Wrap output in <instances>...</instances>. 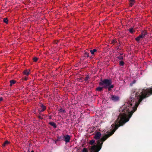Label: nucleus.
Masks as SVG:
<instances>
[{"label": "nucleus", "mask_w": 152, "mask_h": 152, "mask_svg": "<svg viewBox=\"0 0 152 152\" xmlns=\"http://www.w3.org/2000/svg\"><path fill=\"white\" fill-rule=\"evenodd\" d=\"M82 152H88V150L87 148H84L82 150Z\"/></svg>", "instance_id": "nucleus-23"}, {"label": "nucleus", "mask_w": 152, "mask_h": 152, "mask_svg": "<svg viewBox=\"0 0 152 152\" xmlns=\"http://www.w3.org/2000/svg\"><path fill=\"white\" fill-rule=\"evenodd\" d=\"M112 83L111 80L110 79H100V81L99 83L100 86H102L104 88H106Z\"/></svg>", "instance_id": "nucleus-2"}, {"label": "nucleus", "mask_w": 152, "mask_h": 152, "mask_svg": "<svg viewBox=\"0 0 152 152\" xmlns=\"http://www.w3.org/2000/svg\"><path fill=\"white\" fill-rule=\"evenodd\" d=\"M10 143V142H9L7 140L5 141L2 144V146L3 147H5L8 145Z\"/></svg>", "instance_id": "nucleus-12"}, {"label": "nucleus", "mask_w": 152, "mask_h": 152, "mask_svg": "<svg viewBox=\"0 0 152 152\" xmlns=\"http://www.w3.org/2000/svg\"><path fill=\"white\" fill-rule=\"evenodd\" d=\"M138 92H136V94H135V95H138Z\"/></svg>", "instance_id": "nucleus-34"}, {"label": "nucleus", "mask_w": 152, "mask_h": 152, "mask_svg": "<svg viewBox=\"0 0 152 152\" xmlns=\"http://www.w3.org/2000/svg\"><path fill=\"white\" fill-rule=\"evenodd\" d=\"M135 2V0H130L129 1L130 6L132 7L134 4Z\"/></svg>", "instance_id": "nucleus-8"}, {"label": "nucleus", "mask_w": 152, "mask_h": 152, "mask_svg": "<svg viewBox=\"0 0 152 152\" xmlns=\"http://www.w3.org/2000/svg\"><path fill=\"white\" fill-rule=\"evenodd\" d=\"M149 96H131L127 102L119 109L120 112L117 121L118 123L115 125L113 130L100 139L101 134L100 132H96L94 137L97 141V145L92 146L90 149V152H98L101 149L104 142L112 135L120 126L123 125L128 121L133 113L136 110L138 105L142 100Z\"/></svg>", "instance_id": "nucleus-1"}, {"label": "nucleus", "mask_w": 152, "mask_h": 152, "mask_svg": "<svg viewBox=\"0 0 152 152\" xmlns=\"http://www.w3.org/2000/svg\"><path fill=\"white\" fill-rule=\"evenodd\" d=\"M3 22L6 23V24H7L8 23V19H7V18H5L3 20Z\"/></svg>", "instance_id": "nucleus-21"}, {"label": "nucleus", "mask_w": 152, "mask_h": 152, "mask_svg": "<svg viewBox=\"0 0 152 152\" xmlns=\"http://www.w3.org/2000/svg\"><path fill=\"white\" fill-rule=\"evenodd\" d=\"M119 48L118 47L117 49H118Z\"/></svg>", "instance_id": "nucleus-37"}, {"label": "nucleus", "mask_w": 152, "mask_h": 152, "mask_svg": "<svg viewBox=\"0 0 152 152\" xmlns=\"http://www.w3.org/2000/svg\"><path fill=\"white\" fill-rule=\"evenodd\" d=\"M38 118L39 119H42L43 118L41 116H38Z\"/></svg>", "instance_id": "nucleus-30"}, {"label": "nucleus", "mask_w": 152, "mask_h": 152, "mask_svg": "<svg viewBox=\"0 0 152 152\" xmlns=\"http://www.w3.org/2000/svg\"><path fill=\"white\" fill-rule=\"evenodd\" d=\"M33 60L34 62H36L38 60V58L37 57H35L33 58Z\"/></svg>", "instance_id": "nucleus-25"}, {"label": "nucleus", "mask_w": 152, "mask_h": 152, "mask_svg": "<svg viewBox=\"0 0 152 152\" xmlns=\"http://www.w3.org/2000/svg\"><path fill=\"white\" fill-rule=\"evenodd\" d=\"M107 88H108V90L109 91H110L111 90V88L109 87H108Z\"/></svg>", "instance_id": "nucleus-31"}, {"label": "nucleus", "mask_w": 152, "mask_h": 152, "mask_svg": "<svg viewBox=\"0 0 152 152\" xmlns=\"http://www.w3.org/2000/svg\"><path fill=\"white\" fill-rule=\"evenodd\" d=\"M64 141H65L66 143L69 142L70 141V137L69 135H66L63 136Z\"/></svg>", "instance_id": "nucleus-5"}, {"label": "nucleus", "mask_w": 152, "mask_h": 152, "mask_svg": "<svg viewBox=\"0 0 152 152\" xmlns=\"http://www.w3.org/2000/svg\"><path fill=\"white\" fill-rule=\"evenodd\" d=\"M50 124L51 126H53L54 128H56L57 127V126L54 122H51L49 123Z\"/></svg>", "instance_id": "nucleus-13"}, {"label": "nucleus", "mask_w": 152, "mask_h": 152, "mask_svg": "<svg viewBox=\"0 0 152 152\" xmlns=\"http://www.w3.org/2000/svg\"><path fill=\"white\" fill-rule=\"evenodd\" d=\"M119 65L121 66H123L124 64V62L122 61H120L119 63Z\"/></svg>", "instance_id": "nucleus-19"}, {"label": "nucleus", "mask_w": 152, "mask_h": 152, "mask_svg": "<svg viewBox=\"0 0 152 152\" xmlns=\"http://www.w3.org/2000/svg\"><path fill=\"white\" fill-rule=\"evenodd\" d=\"M84 55L85 56H87V57H88L89 56V53H87V52H85V53Z\"/></svg>", "instance_id": "nucleus-28"}, {"label": "nucleus", "mask_w": 152, "mask_h": 152, "mask_svg": "<svg viewBox=\"0 0 152 152\" xmlns=\"http://www.w3.org/2000/svg\"><path fill=\"white\" fill-rule=\"evenodd\" d=\"M117 42V41L116 40H113L112 41L111 43L114 44L115 43Z\"/></svg>", "instance_id": "nucleus-26"}, {"label": "nucleus", "mask_w": 152, "mask_h": 152, "mask_svg": "<svg viewBox=\"0 0 152 152\" xmlns=\"http://www.w3.org/2000/svg\"><path fill=\"white\" fill-rule=\"evenodd\" d=\"M102 87H97L96 89V90L97 91H101L103 90V89L104 88L103 87V86H101Z\"/></svg>", "instance_id": "nucleus-9"}, {"label": "nucleus", "mask_w": 152, "mask_h": 152, "mask_svg": "<svg viewBox=\"0 0 152 152\" xmlns=\"http://www.w3.org/2000/svg\"><path fill=\"white\" fill-rule=\"evenodd\" d=\"M123 53H119V54L121 55V56L122 55H123Z\"/></svg>", "instance_id": "nucleus-35"}, {"label": "nucleus", "mask_w": 152, "mask_h": 152, "mask_svg": "<svg viewBox=\"0 0 152 152\" xmlns=\"http://www.w3.org/2000/svg\"><path fill=\"white\" fill-rule=\"evenodd\" d=\"M147 34V32L145 30L142 31L141 32V34H140L142 37L144 38L145 36Z\"/></svg>", "instance_id": "nucleus-6"}, {"label": "nucleus", "mask_w": 152, "mask_h": 152, "mask_svg": "<svg viewBox=\"0 0 152 152\" xmlns=\"http://www.w3.org/2000/svg\"><path fill=\"white\" fill-rule=\"evenodd\" d=\"M41 107L42 108V110L39 111V112H42L44 111L46 109V107L43 104L41 105Z\"/></svg>", "instance_id": "nucleus-10"}, {"label": "nucleus", "mask_w": 152, "mask_h": 152, "mask_svg": "<svg viewBox=\"0 0 152 152\" xmlns=\"http://www.w3.org/2000/svg\"><path fill=\"white\" fill-rule=\"evenodd\" d=\"M110 99L113 102H116L119 100V97L118 96H111Z\"/></svg>", "instance_id": "nucleus-4"}, {"label": "nucleus", "mask_w": 152, "mask_h": 152, "mask_svg": "<svg viewBox=\"0 0 152 152\" xmlns=\"http://www.w3.org/2000/svg\"><path fill=\"white\" fill-rule=\"evenodd\" d=\"M16 82L15 80H11L10 81V86H12V85L15 84V83Z\"/></svg>", "instance_id": "nucleus-14"}, {"label": "nucleus", "mask_w": 152, "mask_h": 152, "mask_svg": "<svg viewBox=\"0 0 152 152\" xmlns=\"http://www.w3.org/2000/svg\"><path fill=\"white\" fill-rule=\"evenodd\" d=\"M3 99L2 97H0V101H2L3 100Z\"/></svg>", "instance_id": "nucleus-32"}, {"label": "nucleus", "mask_w": 152, "mask_h": 152, "mask_svg": "<svg viewBox=\"0 0 152 152\" xmlns=\"http://www.w3.org/2000/svg\"><path fill=\"white\" fill-rule=\"evenodd\" d=\"M57 137V140L58 141H61L63 140L64 139L63 136H58Z\"/></svg>", "instance_id": "nucleus-11"}, {"label": "nucleus", "mask_w": 152, "mask_h": 152, "mask_svg": "<svg viewBox=\"0 0 152 152\" xmlns=\"http://www.w3.org/2000/svg\"><path fill=\"white\" fill-rule=\"evenodd\" d=\"M58 111L61 113H64L66 112L65 110H63L62 108L60 109Z\"/></svg>", "instance_id": "nucleus-18"}, {"label": "nucleus", "mask_w": 152, "mask_h": 152, "mask_svg": "<svg viewBox=\"0 0 152 152\" xmlns=\"http://www.w3.org/2000/svg\"><path fill=\"white\" fill-rule=\"evenodd\" d=\"M136 81L135 80H134L132 82V83H130V86H132V85L133 84H134L135 83H136Z\"/></svg>", "instance_id": "nucleus-27"}, {"label": "nucleus", "mask_w": 152, "mask_h": 152, "mask_svg": "<svg viewBox=\"0 0 152 152\" xmlns=\"http://www.w3.org/2000/svg\"><path fill=\"white\" fill-rule=\"evenodd\" d=\"M117 58L119 60H121L123 59V56H118Z\"/></svg>", "instance_id": "nucleus-22"}, {"label": "nucleus", "mask_w": 152, "mask_h": 152, "mask_svg": "<svg viewBox=\"0 0 152 152\" xmlns=\"http://www.w3.org/2000/svg\"><path fill=\"white\" fill-rule=\"evenodd\" d=\"M140 93L139 95H151L152 94V88L140 90Z\"/></svg>", "instance_id": "nucleus-3"}, {"label": "nucleus", "mask_w": 152, "mask_h": 152, "mask_svg": "<svg viewBox=\"0 0 152 152\" xmlns=\"http://www.w3.org/2000/svg\"><path fill=\"white\" fill-rule=\"evenodd\" d=\"M31 152H34V151H32Z\"/></svg>", "instance_id": "nucleus-36"}, {"label": "nucleus", "mask_w": 152, "mask_h": 152, "mask_svg": "<svg viewBox=\"0 0 152 152\" xmlns=\"http://www.w3.org/2000/svg\"><path fill=\"white\" fill-rule=\"evenodd\" d=\"M58 141H59L57 140V139L55 141V143L56 144H57V142Z\"/></svg>", "instance_id": "nucleus-33"}, {"label": "nucleus", "mask_w": 152, "mask_h": 152, "mask_svg": "<svg viewBox=\"0 0 152 152\" xmlns=\"http://www.w3.org/2000/svg\"><path fill=\"white\" fill-rule=\"evenodd\" d=\"M89 78V76L88 75H87L86 77L85 78L84 80L85 81H86Z\"/></svg>", "instance_id": "nucleus-24"}, {"label": "nucleus", "mask_w": 152, "mask_h": 152, "mask_svg": "<svg viewBox=\"0 0 152 152\" xmlns=\"http://www.w3.org/2000/svg\"><path fill=\"white\" fill-rule=\"evenodd\" d=\"M143 37L141 35H140L138 37L135 38V40L137 42H139L141 39H142Z\"/></svg>", "instance_id": "nucleus-7"}, {"label": "nucleus", "mask_w": 152, "mask_h": 152, "mask_svg": "<svg viewBox=\"0 0 152 152\" xmlns=\"http://www.w3.org/2000/svg\"><path fill=\"white\" fill-rule=\"evenodd\" d=\"M97 51V50L96 49H94L93 50H90L91 54L93 55L94 54V53Z\"/></svg>", "instance_id": "nucleus-15"}, {"label": "nucleus", "mask_w": 152, "mask_h": 152, "mask_svg": "<svg viewBox=\"0 0 152 152\" xmlns=\"http://www.w3.org/2000/svg\"><path fill=\"white\" fill-rule=\"evenodd\" d=\"M95 142V140H92L89 142V144L91 145H93Z\"/></svg>", "instance_id": "nucleus-20"}, {"label": "nucleus", "mask_w": 152, "mask_h": 152, "mask_svg": "<svg viewBox=\"0 0 152 152\" xmlns=\"http://www.w3.org/2000/svg\"><path fill=\"white\" fill-rule=\"evenodd\" d=\"M23 72L24 75H28L29 74V72L27 69L25 70Z\"/></svg>", "instance_id": "nucleus-16"}, {"label": "nucleus", "mask_w": 152, "mask_h": 152, "mask_svg": "<svg viewBox=\"0 0 152 152\" xmlns=\"http://www.w3.org/2000/svg\"><path fill=\"white\" fill-rule=\"evenodd\" d=\"M46 96L45 97H47V96Z\"/></svg>", "instance_id": "nucleus-38"}, {"label": "nucleus", "mask_w": 152, "mask_h": 152, "mask_svg": "<svg viewBox=\"0 0 152 152\" xmlns=\"http://www.w3.org/2000/svg\"><path fill=\"white\" fill-rule=\"evenodd\" d=\"M129 31V32L131 34L133 33L134 32V29L132 28H129L128 29Z\"/></svg>", "instance_id": "nucleus-17"}, {"label": "nucleus", "mask_w": 152, "mask_h": 152, "mask_svg": "<svg viewBox=\"0 0 152 152\" xmlns=\"http://www.w3.org/2000/svg\"><path fill=\"white\" fill-rule=\"evenodd\" d=\"M108 87H110L111 88H113L114 87V85H111V84Z\"/></svg>", "instance_id": "nucleus-29"}]
</instances>
